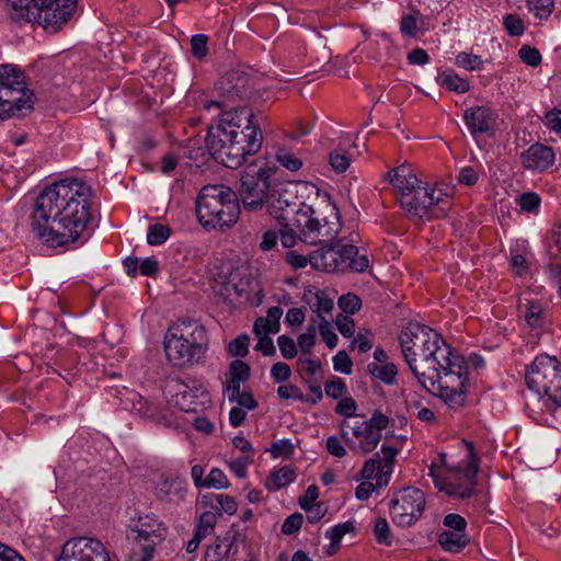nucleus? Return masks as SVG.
Returning a JSON list of instances; mask_svg holds the SVG:
<instances>
[{
	"instance_id": "1",
	"label": "nucleus",
	"mask_w": 561,
	"mask_h": 561,
	"mask_svg": "<svg viewBox=\"0 0 561 561\" xmlns=\"http://www.w3.org/2000/svg\"><path fill=\"white\" fill-rule=\"evenodd\" d=\"M91 187L82 181L62 180L46 187L36 198L31 226L33 232L51 248L89 238L92 220Z\"/></svg>"
},
{
	"instance_id": "2",
	"label": "nucleus",
	"mask_w": 561,
	"mask_h": 561,
	"mask_svg": "<svg viewBox=\"0 0 561 561\" xmlns=\"http://www.w3.org/2000/svg\"><path fill=\"white\" fill-rule=\"evenodd\" d=\"M262 142L261 126L248 107L222 113L218 123L208 127L205 139L211 158L229 169L241 167L248 156L260 151Z\"/></svg>"
},
{
	"instance_id": "3",
	"label": "nucleus",
	"mask_w": 561,
	"mask_h": 561,
	"mask_svg": "<svg viewBox=\"0 0 561 561\" xmlns=\"http://www.w3.org/2000/svg\"><path fill=\"white\" fill-rule=\"evenodd\" d=\"M296 187L295 184L276 182L273 196L266 203L268 214L279 226L300 227L305 243L318 244L335 239L341 228L339 210L327 204L329 214L322 218L316 216L311 206L299 201Z\"/></svg>"
},
{
	"instance_id": "4",
	"label": "nucleus",
	"mask_w": 561,
	"mask_h": 561,
	"mask_svg": "<svg viewBox=\"0 0 561 561\" xmlns=\"http://www.w3.org/2000/svg\"><path fill=\"white\" fill-rule=\"evenodd\" d=\"M399 342L405 363L417 381L433 380L435 367L454 351L434 329L419 322H410L401 330Z\"/></svg>"
},
{
	"instance_id": "5",
	"label": "nucleus",
	"mask_w": 561,
	"mask_h": 561,
	"mask_svg": "<svg viewBox=\"0 0 561 561\" xmlns=\"http://www.w3.org/2000/svg\"><path fill=\"white\" fill-rule=\"evenodd\" d=\"M8 13L19 24L37 23L48 33H57L71 19L77 0H7Z\"/></svg>"
},
{
	"instance_id": "6",
	"label": "nucleus",
	"mask_w": 561,
	"mask_h": 561,
	"mask_svg": "<svg viewBox=\"0 0 561 561\" xmlns=\"http://www.w3.org/2000/svg\"><path fill=\"white\" fill-rule=\"evenodd\" d=\"M164 352L173 366H184L199 359L207 350L208 337L204 325L192 319H179L164 335Z\"/></svg>"
},
{
	"instance_id": "7",
	"label": "nucleus",
	"mask_w": 561,
	"mask_h": 561,
	"mask_svg": "<svg viewBox=\"0 0 561 561\" xmlns=\"http://www.w3.org/2000/svg\"><path fill=\"white\" fill-rule=\"evenodd\" d=\"M196 215L207 228H229L240 215L238 194L227 185H206L196 199Z\"/></svg>"
},
{
	"instance_id": "8",
	"label": "nucleus",
	"mask_w": 561,
	"mask_h": 561,
	"mask_svg": "<svg viewBox=\"0 0 561 561\" xmlns=\"http://www.w3.org/2000/svg\"><path fill=\"white\" fill-rule=\"evenodd\" d=\"M442 367H435L436 377L419 383L427 391L443 399L451 409L465 404L468 383V366L465 358L451 352L448 358L440 360Z\"/></svg>"
},
{
	"instance_id": "9",
	"label": "nucleus",
	"mask_w": 561,
	"mask_h": 561,
	"mask_svg": "<svg viewBox=\"0 0 561 561\" xmlns=\"http://www.w3.org/2000/svg\"><path fill=\"white\" fill-rule=\"evenodd\" d=\"M525 380L538 403L549 412L561 408V362L557 357L540 354L527 367Z\"/></svg>"
},
{
	"instance_id": "10",
	"label": "nucleus",
	"mask_w": 561,
	"mask_h": 561,
	"mask_svg": "<svg viewBox=\"0 0 561 561\" xmlns=\"http://www.w3.org/2000/svg\"><path fill=\"white\" fill-rule=\"evenodd\" d=\"M32 96L24 72L13 65H0V119L25 115L33 107Z\"/></svg>"
},
{
	"instance_id": "11",
	"label": "nucleus",
	"mask_w": 561,
	"mask_h": 561,
	"mask_svg": "<svg viewBox=\"0 0 561 561\" xmlns=\"http://www.w3.org/2000/svg\"><path fill=\"white\" fill-rule=\"evenodd\" d=\"M468 449V463L466 467H456L442 477L438 467L433 462L428 467V474L433 478L435 486L449 496L469 499L474 494L476 477L479 471V458L474 453L473 444L465 442Z\"/></svg>"
},
{
	"instance_id": "12",
	"label": "nucleus",
	"mask_w": 561,
	"mask_h": 561,
	"mask_svg": "<svg viewBox=\"0 0 561 561\" xmlns=\"http://www.w3.org/2000/svg\"><path fill=\"white\" fill-rule=\"evenodd\" d=\"M274 175L275 169L267 165L249 167L242 172L238 197L245 210L257 211L266 205L277 182Z\"/></svg>"
},
{
	"instance_id": "13",
	"label": "nucleus",
	"mask_w": 561,
	"mask_h": 561,
	"mask_svg": "<svg viewBox=\"0 0 561 561\" xmlns=\"http://www.w3.org/2000/svg\"><path fill=\"white\" fill-rule=\"evenodd\" d=\"M216 99L205 101L203 107L210 111L213 107L222 110L224 113L236 112L234 103L247 100L252 91L251 78L241 69H230L225 72L215 84Z\"/></svg>"
},
{
	"instance_id": "14",
	"label": "nucleus",
	"mask_w": 561,
	"mask_h": 561,
	"mask_svg": "<svg viewBox=\"0 0 561 561\" xmlns=\"http://www.w3.org/2000/svg\"><path fill=\"white\" fill-rule=\"evenodd\" d=\"M167 535V525L152 514L139 516L127 530V539H130L139 549V552L135 551L137 561H150L156 547L165 540Z\"/></svg>"
},
{
	"instance_id": "15",
	"label": "nucleus",
	"mask_w": 561,
	"mask_h": 561,
	"mask_svg": "<svg viewBox=\"0 0 561 561\" xmlns=\"http://www.w3.org/2000/svg\"><path fill=\"white\" fill-rule=\"evenodd\" d=\"M424 492L416 488H405L394 493L390 502V514L396 525L409 527L415 524L425 508Z\"/></svg>"
},
{
	"instance_id": "16",
	"label": "nucleus",
	"mask_w": 561,
	"mask_h": 561,
	"mask_svg": "<svg viewBox=\"0 0 561 561\" xmlns=\"http://www.w3.org/2000/svg\"><path fill=\"white\" fill-rule=\"evenodd\" d=\"M57 561H111V559L100 540L81 537L67 541Z\"/></svg>"
},
{
	"instance_id": "17",
	"label": "nucleus",
	"mask_w": 561,
	"mask_h": 561,
	"mask_svg": "<svg viewBox=\"0 0 561 561\" xmlns=\"http://www.w3.org/2000/svg\"><path fill=\"white\" fill-rule=\"evenodd\" d=\"M312 268L327 273L345 272L344 245L325 244L309 254Z\"/></svg>"
},
{
	"instance_id": "18",
	"label": "nucleus",
	"mask_w": 561,
	"mask_h": 561,
	"mask_svg": "<svg viewBox=\"0 0 561 561\" xmlns=\"http://www.w3.org/2000/svg\"><path fill=\"white\" fill-rule=\"evenodd\" d=\"M346 426H350L348 422L345 420L342 421L341 436L346 442V444L354 450L359 449L363 454H368L378 446L381 439V434L374 432L371 427L366 423V421L355 422L354 425L352 426V433L354 437L358 440V445L355 446L354 442L348 436V432L345 431Z\"/></svg>"
},
{
	"instance_id": "19",
	"label": "nucleus",
	"mask_w": 561,
	"mask_h": 561,
	"mask_svg": "<svg viewBox=\"0 0 561 561\" xmlns=\"http://www.w3.org/2000/svg\"><path fill=\"white\" fill-rule=\"evenodd\" d=\"M463 121L473 137L488 134L495 129L497 113L488 105H477L467 108Z\"/></svg>"
},
{
	"instance_id": "20",
	"label": "nucleus",
	"mask_w": 561,
	"mask_h": 561,
	"mask_svg": "<svg viewBox=\"0 0 561 561\" xmlns=\"http://www.w3.org/2000/svg\"><path fill=\"white\" fill-rule=\"evenodd\" d=\"M433 201L427 184L412 194L404 193L400 196L401 207L411 219H423L426 217L433 207Z\"/></svg>"
},
{
	"instance_id": "21",
	"label": "nucleus",
	"mask_w": 561,
	"mask_h": 561,
	"mask_svg": "<svg viewBox=\"0 0 561 561\" xmlns=\"http://www.w3.org/2000/svg\"><path fill=\"white\" fill-rule=\"evenodd\" d=\"M551 147L536 142L520 154V162L526 170L543 172L554 162Z\"/></svg>"
},
{
	"instance_id": "22",
	"label": "nucleus",
	"mask_w": 561,
	"mask_h": 561,
	"mask_svg": "<svg viewBox=\"0 0 561 561\" xmlns=\"http://www.w3.org/2000/svg\"><path fill=\"white\" fill-rule=\"evenodd\" d=\"M520 313L527 327L537 333L547 330L551 324V314L547 307L535 299L520 302Z\"/></svg>"
},
{
	"instance_id": "23",
	"label": "nucleus",
	"mask_w": 561,
	"mask_h": 561,
	"mask_svg": "<svg viewBox=\"0 0 561 561\" xmlns=\"http://www.w3.org/2000/svg\"><path fill=\"white\" fill-rule=\"evenodd\" d=\"M386 179L398 191L399 197L404 193L412 194L427 183L420 180L409 164H401L388 171Z\"/></svg>"
},
{
	"instance_id": "24",
	"label": "nucleus",
	"mask_w": 561,
	"mask_h": 561,
	"mask_svg": "<svg viewBox=\"0 0 561 561\" xmlns=\"http://www.w3.org/2000/svg\"><path fill=\"white\" fill-rule=\"evenodd\" d=\"M230 271V282H234L232 285L234 287V296L236 299H250V293L253 290L254 279L251 276L248 267L245 266H234L229 263Z\"/></svg>"
},
{
	"instance_id": "25",
	"label": "nucleus",
	"mask_w": 561,
	"mask_h": 561,
	"mask_svg": "<svg viewBox=\"0 0 561 561\" xmlns=\"http://www.w3.org/2000/svg\"><path fill=\"white\" fill-rule=\"evenodd\" d=\"M437 542L444 551L460 553L470 543V537L467 533L442 530Z\"/></svg>"
},
{
	"instance_id": "26",
	"label": "nucleus",
	"mask_w": 561,
	"mask_h": 561,
	"mask_svg": "<svg viewBox=\"0 0 561 561\" xmlns=\"http://www.w3.org/2000/svg\"><path fill=\"white\" fill-rule=\"evenodd\" d=\"M283 314V309L278 306L268 308L266 317H260L255 320L253 325L254 334L262 333H277L280 329L279 319Z\"/></svg>"
},
{
	"instance_id": "27",
	"label": "nucleus",
	"mask_w": 561,
	"mask_h": 561,
	"mask_svg": "<svg viewBox=\"0 0 561 561\" xmlns=\"http://www.w3.org/2000/svg\"><path fill=\"white\" fill-rule=\"evenodd\" d=\"M234 282H230L229 264L222 265L219 273L215 275L214 290L217 296L221 297L225 301L234 304Z\"/></svg>"
},
{
	"instance_id": "28",
	"label": "nucleus",
	"mask_w": 561,
	"mask_h": 561,
	"mask_svg": "<svg viewBox=\"0 0 561 561\" xmlns=\"http://www.w3.org/2000/svg\"><path fill=\"white\" fill-rule=\"evenodd\" d=\"M186 493L185 484L180 480H163L158 485V496L167 502H179Z\"/></svg>"
},
{
	"instance_id": "29",
	"label": "nucleus",
	"mask_w": 561,
	"mask_h": 561,
	"mask_svg": "<svg viewBox=\"0 0 561 561\" xmlns=\"http://www.w3.org/2000/svg\"><path fill=\"white\" fill-rule=\"evenodd\" d=\"M344 261L345 271L352 270L362 273L369 267L367 255H360L358 248L353 244L344 245Z\"/></svg>"
},
{
	"instance_id": "30",
	"label": "nucleus",
	"mask_w": 561,
	"mask_h": 561,
	"mask_svg": "<svg viewBox=\"0 0 561 561\" xmlns=\"http://www.w3.org/2000/svg\"><path fill=\"white\" fill-rule=\"evenodd\" d=\"M295 479V470L289 466H284L270 474L265 482V486L270 491H276L294 482Z\"/></svg>"
},
{
	"instance_id": "31",
	"label": "nucleus",
	"mask_w": 561,
	"mask_h": 561,
	"mask_svg": "<svg viewBox=\"0 0 561 561\" xmlns=\"http://www.w3.org/2000/svg\"><path fill=\"white\" fill-rule=\"evenodd\" d=\"M437 82L440 87L458 93H465L470 89L469 82L466 79L460 78L453 69H448L439 73Z\"/></svg>"
},
{
	"instance_id": "32",
	"label": "nucleus",
	"mask_w": 561,
	"mask_h": 561,
	"mask_svg": "<svg viewBox=\"0 0 561 561\" xmlns=\"http://www.w3.org/2000/svg\"><path fill=\"white\" fill-rule=\"evenodd\" d=\"M369 373L377 379L381 380L386 385H392L396 381V377L398 375V369L394 364L386 363V364H377L370 363L368 364Z\"/></svg>"
},
{
	"instance_id": "33",
	"label": "nucleus",
	"mask_w": 561,
	"mask_h": 561,
	"mask_svg": "<svg viewBox=\"0 0 561 561\" xmlns=\"http://www.w3.org/2000/svg\"><path fill=\"white\" fill-rule=\"evenodd\" d=\"M234 543V538L225 537L220 543L209 547L205 552V561H220L228 556L230 548Z\"/></svg>"
},
{
	"instance_id": "34",
	"label": "nucleus",
	"mask_w": 561,
	"mask_h": 561,
	"mask_svg": "<svg viewBox=\"0 0 561 561\" xmlns=\"http://www.w3.org/2000/svg\"><path fill=\"white\" fill-rule=\"evenodd\" d=\"M515 202L523 211L537 215L539 213L541 198L535 192H525L518 195Z\"/></svg>"
},
{
	"instance_id": "35",
	"label": "nucleus",
	"mask_w": 561,
	"mask_h": 561,
	"mask_svg": "<svg viewBox=\"0 0 561 561\" xmlns=\"http://www.w3.org/2000/svg\"><path fill=\"white\" fill-rule=\"evenodd\" d=\"M527 8L535 18L547 20L554 8V0H527Z\"/></svg>"
},
{
	"instance_id": "36",
	"label": "nucleus",
	"mask_w": 561,
	"mask_h": 561,
	"mask_svg": "<svg viewBox=\"0 0 561 561\" xmlns=\"http://www.w3.org/2000/svg\"><path fill=\"white\" fill-rule=\"evenodd\" d=\"M178 387H179V391L175 394V403L183 411H194L195 402L193 401V399L196 398V394H193L191 392L190 386L185 382L178 381Z\"/></svg>"
},
{
	"instance_id": "37",
	"label": "nucleus",
	"mask_w": 561,
	"mask_h": 561,
	"mask_svg": "<svg viewBox=\"0 0 561 561\" xmlns=\"http://www.w3.org/2000/svg\"><path fill=\"white\" fill-rule=\"evenodd\" d=\"M171 234V229L161 224L149 226L147 233V242L150 245H160L164 243Z\"/></svg>"
},
{
	"instance_id": "38",
	"label": "nucleus",
	"mask_w": 561,
	"mask_h": 561,
	"mask_svg": "<svg viewBox=\"0 0 561 561\" xmlns=\"http://www.w3.org/2000/svg\"><path fill=\"white\" fill-rule=\"evenodd\" d=\"M374 535L376 541L380 545L391 546L392 537L390 526L386 518L378 517L374 522Z\"/></svg>"
},
{
	"instance_id": "39",
	"label": "nucleus",
	"mask_w": 561,
	"mask_h": 561,
	"mask_svg": "<svg viewBox=\"0 0 561 561\" xmlns=\"http://www.w3.org/2000/svg\"><path fill=\"white\" fill-rule=\"evenodd\" d=\"M301 230L298 226H279V239L283 247L287 249L293 248L298 237L302 241Z\"/></svg>"
},
{
	"instance_id": "40",
	"label": "nucleus",
	"mask_w": 561,
	"mask_h": 561,
	"mask_svg": "<svg viewBox=\"0 0 561 561\" xmlns=\"http://www.w3.org/2000/svg\"><path fill=\"white\" fill-rule=\"evenodd\" d=\"M277 162L289 171H298L302 167V161L285 148L276 152Z\"/></svg>"
},
{
	"instance_id": "41",
	"label": "nucleus",
	"mask_w": 561,
	"mask_h": 561,
	"mask_svg": "<svg viewBox=\"0 0 561 561\" xmlns=\"http://www.w3.org/2000/svg\"><path fill=\"white\" fill-rule=\"evenodd\" d=\"M456 64L466 70H480L484 61L478 55L461 51L456 56Z\"/></svg>"
},
{
	"instance_id": "42",
	"label": "nucleus",
	"mask_w": 561,
	"mask_h": 561,
	"mask_svg": "<svg viewBox=\"0 0 561 561\" xmlns=\"http://www.w3.org/2000/svg\"><path fill=\"white\" fill-rule=\"evenodd\" d=\"M131 409L137 414L146 417H153L156 412L154 404L137 393L133 396Z\"/></svg>"
},
{
	"instance_id": "43",
	"label": "nucleus",
	"mask_w": 561,
	"mask_h": 561,
	"mask_svg": "<svg viewBox=\"0 0 561 561\" xmlns=\"http://www.w3.org/2000/svg\"><path fill=\"white\" fill-rule=\"evenodd\" d=\"M297 365L302 378H317V375L322 369L320 360L312 358L300 357Z\"/></svg>"
},
{
	"instance_id": "44",
	"label": "nucleus",
	"mask_w": 561,
	"mask_h": 561,
	"mask_svg": "<svg viewBox=\"0 0 561 561\" xmlns=\"http://www.w3.org/2000/svg\"><path fill=\"white\" fill-rule=\"evenodd\" d=\"M351 159L347 153L337 148L329 154V163L332 169L337 173H343L350 167Z\"/></svg>"
},
{
	"instance_id": "45",
	"label": "nucleus",
	"mask_w": 561,
	"mask_h": 561,
	"mask_svg": "<svg viewBox=\"0 0 561 561\" xmlns=\"http://www.w3.org/2000/svg\"><path fill=\"white\" fill-rule=\"evenodd\" d=\"M421 15L419 10H414L413 14H408L401 18L400 32L405 37H415L417 34V16Z\"/></svg>"
},
{
	"instance_id": "46",
	"label": "nucleus",
	"mask_w": 561,
	"mask_h": 561,
	"mask_svg": "<svg viewBox=\"0 0 561 561\" xmlns=\"http://www.w3.org/2000/svg\"><path fill=\"white\" fill-rule=\"evenodd\" d=\"M230 485L222 470L214 468L204 480V488L227 489Z\"/></svg>"
},
{
	"instance_id": "47",
	"label": "nucleus",
	"mask_w": 561,
	"mask_h": 561,
	"mask_svg": "<svg viewBox=\"0 0 561 561\" xmlns=\"http://www.w3.org/2000/svg\"><path fill=\"white\" fill-rule=\"evenodd\" d=\"M324 390L328 397L336 400L344 398V394L347 392V387L341 378L332 376V378L325 382Z\"/></svg>"
},
{
	"instance_id": "48",
	"label": "nucleus",
	"mask_w": 561,
	"mask_h": 561,
	"mask_svg": "<svg viewBox=\"0 0 561 561\" xmlns=\"http://www.w3.org/2000/svg\"><path fill=\"white\" fill-rule=\"evenodd\" d=\"M549 255L561 263V222L554 226L549 236Z\"/></svg>"
},
{
	"instance_id": "49",
	"label": "nucleus",
	"mask_w": 561,
	"mask_h": 561,
	"mask_svg": "<svg viewBox=\"0 0 561 561\" xmlns=\"http://www.w3.org/2000/svg\"><path fill=\"white\" fill-rule=\"evenodd\" d=\"M216 504L213 502L210 505L221 512H225L229 515H233L238 510V504L236 500L227 494H216L213 496Z\"/></svg>"
},
{
	"instance_id": "50",
	"label": "nucleus",
	"mask_w": 561,
	"mask_h": 561,
	"mask_svg": "<svg viewBox=\"0 0 561 561\" xmlns=\"http://www.w3.org/2000/svg\"><path fill=\"white\" fill-rule=\"evenodd\" d=\"M354 522L347 520L329 529L327 531V537L330 538L332 546H339L343 536L347 533L354 531Z\"/></svg>"
},
{
	"instance_id": "51",
	"label": "nucleus",
	"mask_w": 561,
	"mask_h": 561,
	"mask_svg": "<svg viewBox=\"0 0 561 561\" xmlns=\"http://www.w3.org/2000/svg\"><path fill=\"white\" fill-rule=\"evenodd\" d=\"M337 305L343 312L354 314L360 309L362 300L357 295L348 293L339 298Z\"/></svg>"
},
{
	"instance_id": "52",
	"label": "nucleus",
	"mask_w": 561,
	"mask_h": 561,
	"mask_svg": "<svg viewBox=\"0 0 561 561\" xmlns=\"http://www.w3.org/2000/svg\"><path fill=\"white\" fill-rule=\"evenodd\" d=\"M208 36L204 34L193 35L191 38V51L197 59H203L208 54Z\"/></svg>"
},
{
	"instance_id": "53",
	"label": "nucleus",
	"mask_w": 561,
	"mask_h": 561,
	"mask_svg": "<svg viewBox=\"0 0 561 561\" xmlns=\"http://www.w3.org/2000/svg\"><path fill=\"white\" fill-rule=\"evenodd\" d=\"M518 56L527 66L537 67L541 64L540 51L529 45H523L518 50Z\"/></svg>"
},
{
	"instance_id": "54",
	"label": "nucleus",
	"mask_w": 561,
	"mask_h": 561,
	"mask_svg": "<svg viewBox=\"0 0 561 561\" xmlns=\"http://www.w3.org/2000/svg\"><path fill=\"white\" fill-rule=\"evenodd\" d=\"M250 339L247 334L239 335L228 345V351L232 356L244 357L249 353Z\"/></svg>"
},
{
	"instance_id": "55",
	"label": "nucleus",
	"mask_w": 561,
	"mask_h": 561,
	"mask_svg": "<svg viewBox=\"0 0 561 561\" xmlns=\"http://www.w3.org/2000/svg\"><path fill=\"white\" fill-rule=\"evenodd\" d=\"M216 515L213 512H204L199 516L198 524L196 526L195 533L197 537H206L209 530L214 529L216 525Z\"/></svg>"
},
{
	"instance_id": "56",
	"label": "nucleus",
	"mask_w": 561,
	"mask_h": 561,
	"mask_svg": "<svg viewBox=\"0 0 561 561\" xmlns=\"http://www.w3.org/2000/svg\"><path fill=\"white\" fill-rule=\"evenodd\" d=\"M445 530L467 533V520L459 514L449 513L443 519Z\"/></svg>"
},
{
	"instance_id": "57",
	"label": "nucleus",
	"mask_w": 561,
	"mask_h": 561,
	"mask_svg": "<svg viewBox=\"0 0 561 561\" xmlns=\"http://www.w3.org/2000/svg\"><path fill=\"white\" fill-rule=\"evenodd\" d=\"M227 376L247 381L251 376V368L245 362L236 359L230 364Z\"/></svg>"
},
{
	"instance_id": "58",
	"label": "nucleus",
	"mask_w": 561,
	"mask_h": 561,
	"mask_svg": "<svg viewBox=\"0 0 561 561\" xmlns=\"http://www.w3.org/2000/svg\"><path fill=\"white\" fill-rule=\"evenodd\" d=\"M335 413L344 417L357 416V403L352 397H344L336 404L334 409Z\"/></svg>"
},
{
	"instance_id": "59",
	"label": "nucleus",
	"mask_w": 561,
	"mask_h": 561,
	"mask_svg": "<svg viewBox=\"0 0 561 561\" xmlns=\"http://www.w3.org/2000/svg\"><path fill=\"white\" fill-rule=\"evenodd\" d=\"M277 344L279 346V351L284 358L291 359V358L296 357L297 345H296L294 339H291L288 335L283 334V335L278 336Z\"/></svg>"
},
{
	"instance_id": "60",
	"label": "nucleus",
	"mask_w": 561,
	"mask_h": 561,
	"mask_svg": "<svg viewBox=\"0 0 561 561\" xmlns=\"http://www.w3.org/2000/svg\"><path fill=\"white\" fill-rule=\"evenodd\" d=\"M319 333L329 348L332 350L336 346L339 340L337 335L333 331L329 321L324 318H322V321L319 323Z\"/></svg>"
},
{
	"instance_id": "61",
	"label": "nucleus",
	"mask_w": 561,
	"mask_h": 561,
	"mask_svg": "<svg viewBox=\"0 0 561 561\" xmlns=\"http://www.w3.org/2000/svg\"><path fill=\"white\" fill-rule=\"evenodd\" d=\"M298 346L304 354H310L312 347L316 344V328L314 325H309L306 333H302L298 336Z\"/></svg>"
},
{
	"instance_id": "62",
	"label": "nucleus",
	"mask_w": 561,
	"mask_h": 561,
	"mask_svg": "<svg viewBox=\"0 0 561 561\" xmlns=\"http://www.w3.org/2000/svg\"><path fill=\"white\" fill-rule=\"evenodd\" d=\"M353 362L345 351H340L333 357V367L336 371H341L345 375L352 374Z\"/></svg>"
},
{
	"instance_id": "63",
	"label": "nucleus",
	"mask_w": 561,
	"mask_h": 561,
	"mask_svg": "<svg viewBox=\"0 0 561 561\" xmlns=\"http://www.w3.org/2000/svg\"><path fill=\"white\" fill-rule=\"evenodd\" d=\"M268 334L270 333L255 334L257 337L255 350L261 352L264 356H274L276 354V347Z\"/></svg>"
},
{
	"instance_id": "64",
	"label": "nucleus",
	"mask_w": 561,
	"mask_h": 561,
	"mask_svg": "<svg viewBox=\"0 0 561 561\" xmlns=\"http://www.w3.org/2000/svg\"><path fill=\"white\" fill-rule=\"evenodd\" d=\"M504 27L511 36H519L524 33L523 21L514 14H508L503 21Z\"/></svg>"
}]
</instances>
